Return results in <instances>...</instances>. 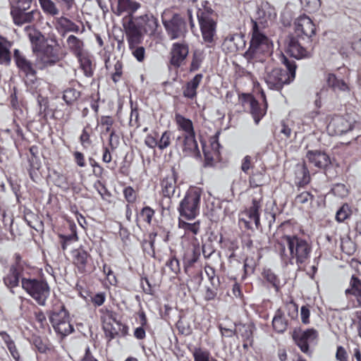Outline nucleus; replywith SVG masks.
Masks as SVG:
<instances>
[{
  "mask_svg": "<svg viewBox=\"0 0 361 361\" xmlns=\"http://www.w3.org/2000/svg\"><path fill=\"white\" fill-rule=\"evenodd\" d=\"M178 226L183 228L186 233H191L194 235H197L200 230V221H197L194 223H188L182 218H179Z\"/></svg>",
  "mask_w": 361,
  "mask_h": 361,
  "instance_id": "39",
  "label": "nucleus"
},
{
  "mask_svg": "<svg viewBox=\"0 0 361 361\" xmlns=\"http://www.w3.org/2000/svg\"><path fill=\"white\" fill-rule=\"evenodd\" d=\"M59 237L63 250H66L71 245L78 240L77 233L74 229H72L71 233L68 235L59 234Z\"/></svg>",
  "mask_w": 361,
  "mask_h": 361,
  "instance_id": "38",
  "label": "nucleus"
},
{
  "mask_svg": "<svg viewBox=\"0 0 361 361\" xmlns=\"http://www.w3.org/2000/svg\"><path fill=\"white\" fill-rule=\"evenodd\" d=\"M318 332L314 329H307L302 330L301 329H295L293 333V338L300 350L308 353L309 345L317 338Z\"/></svg>",
  "mask_w": 361,
  "mask_h": 361,
  "instance_id": "14",
  "label": "nucleus"
},
{
  "mask_svg": "<svg viewBox=\"0 0 361 361\" xmlns=\"http://www.w3.org/2000/svg\"><path fill=\"white\" fill-rule=\"evenodd\" d=\"M245 45L243 36L238 33L228 35L223 42V47L230 52H235Z\"/></svg>",
  "mask_w": 361,
  "mask_h": 361,
  "instance_id": "25",
  "label": "nucleus"
},
{
  "mask_svg": "<svg viewBox=\"0 0 361 361\" xmlns=\"http://www.w3.org/2000/svg\"><path fill=\"white\" fill-rule=\"evenodd\" d=\"M263 275L266 280L270 283L276 289V290H278L280 285V281L276 275L271 269L264 270Z\"/></svg>",
  "mask_w": 361,
  "mask_h": 361,
  "instance_id": "54",
  "label": "nucleus"
},
{
  "mask_svg": "<svg viewBox=\"0 0 361 361\" xmlns=\"http://www.w3.org/2000/svg\"><path fill=\"white\" fill-rule=\"evenodd\" d=\"M28 275H30V271L10 266L8 271L3 276V282L8 289L12 290L19 286L20 283L22 287L23 278H27Z\"/></svg>",
  "mask_w": 361,
  "mask_h": 361,
  "instance_id": "17",
  "label": "nucleus"
},
{
  "mask_svg": "<svg viewBox=\"0 0 361 361\" xmlns=\"http://www.w3.org/2000/svg\"><path fill=\"white\" fill-rule=\"evenodd\" d=\"M260 207V202L254 198L250 207L242 213L240 222L243 224L246 228L252 229L254 225L257 228H259L260 224L259 210Z\"/></svg>",
  "mask_w": 361,
  "mask_h": 361,
  "instance_id": "13",
  "label": "nucleus"
},
{
  "mask_svg": "<svg viewBox=\"0 0 361 361\" xmlns=\"http://www.w3.org/2000/svg\"><path fill=\"white\" fill-rule=\"evenodd\" d=\"M203 75L198 73L195 77L188 81L185 85L183 87V95L184 97L189 99H194L197 97V89L198 88L202 80Z\"/></svg>",
  "mask_w": 361,
  "mask_h": 361,
  "instance_id": "26",
  "label": "nucleus"
},
{
  "mask_svg": "<svg viewBox=\"0 0 361 361\" xmlns=\"http://www.w3.org/2000/svg\"><path fill=\"white\" fill-rule=\"evenodd\" d=\"M250 183L252 187H258L264 183V176L262 173H255L250 177Z\"/></svg>",
  "mask_w": 361,
  "mask_h": 361,
  "instance_id": "60",
  "label": "nucleus"
},
{
  "mask_svg": "<svg viewBox=\"0 0 361 361\" xmlns=\"http://www.w3.org/2000/svg\"><path fill=\"white\" fill-rule=\"evenodd\" d=\"M31 343L35 347V348L41 353H45L48 350L47 344L39 336L32 337Z\"/></svg>",
  "mask_w": 361,
  "mask_h": 361,
  "instance_id": "56",
  "label": "nucleus"
},
{
  "mask_svg": "<svg viewBox=\"0 0 361 361\" xmlns=\"http://www.w3.org/2000/svg\"><path fill=\"white\" fill-rule=\"evenodd\" d=\"M12 44L6 37L0 35V65L8 66L11 61L10 49Z\"/></svg>",
  "mask_w": 361,
  "mask_h": 361,
  "instance_id": "28",
  "label": "nucleus"
},
{
  "mask_svg": "<svg viewBox=\"0 0 361 361\" xmlns=\"http://www.w3.org/2000/svg\"><path fill=\"white\" fill-rule=\"evenodd\" d=\"M163 24L171 39L184 38L187 32L185 20L179 14H175L169 20H163Z\"/></svg>",
  "mask_w": 361,
  "mask_h": 361,
  "instance_id": "9",
  "label": "nucleus"
},
{
  "mask_svg": "<svg viewBox=\"0 0 361 361\" xmlns=\"http://www.w3.org/2000/svg\"><path fill=\"white\" fill-rule=\"evenodd\" d=\"M34 315L36 322L39 324L41 328L45 329L49 326L47 321L46 315L42 310H39L37 311H35Z\"/></svg>",
  "mask_w": 361,
  "mask_h": 361,
  "instance_id": "59",
  "label": "nucleus"
},
{
  "mask_svg": "<svg viewBox=\"0 0 361 361\" xmlns=\"http://www.w3.org/2000/svg\"><path fill=\"white\" fill-rule=\"evenodd\" d=\"M123 26L126 31L129 48L133 49L135 47L141 43L143 32L130 18L123 20Z\"/></svg>",
  "mask_w": 361,
  "mask_h": 361,
  "instance_id": "18",
  "label": "nucleus"
},
{
  "mask_svg": "<svg viewBox=\"0 0 361 361\" xmlns=\"http://www.w3.org/2000/svg\"><path fill=\"white\" fill-rule=\"evenodd\" d=\"M157 133H155V135L152 134H149L145 137V144L151 149H154L156 147L158 148V138L157 137Z\"/></svg>",
  "mask_w": 361,
  "mask_h": 361,
  "instance_id": "61",
  "label": "nucleus"
},
{
  "mask_svg": "<svg viewBox=\"0 0 361 361\" xmlns=\"http://www.w3.org/2000/svg\"><path fill=\"white\" fill-rule=\"evenodd\" d=\"M355 120L351 116H335L327 126V130L331 135H341L353 130Z\"/></svg>",
  "mask_w": 361,
  "mask_h": 361,
  "instance_id": "8",
  "label": "nucleus"
},
{
  "mask_svg": "<svg viewBox=\"0 0 361 361\" xmlns=\"http://www.w3.org/2000/svg\"><path fill=\"white\" fill-rule=\"evenodd\" d=\"M140 214L147 223L150 224L154 214V211L149 207H145L142 209Z\"/></svg>",
  "mask_w": 361,
  "mask_h": 361,
  "instance_id": "62",
  "label": "nucleus"
},
{
  "mask_svg": "<svg viewBox=\"0 0 361 361\" xmlns=\"http://www.w3.org/2000/svg\"><path fill=\"white\" fill-rule=\"evenodd\" d=\"M352 210L348 204H343L336 214V219L343 222L350 216Z\"/></svg>",
  "mask_w": 361,
  "mask_h": 361,
  "instance_id": "48",
  "label": "nucleus"
},
{
  "mask_svg": "<svg viewBox=\"0 0 361 361\" xmlns=\"http://www.w3.org/2000/svg\"><path fill=\"white\" fill-rule=\"evenodd\" d=\"M103 329L106 336L109 341L115 338L118 336V330L117 326H114L110 322H104L103 324Z\"/></svg>",
  "mask_w": 361,
  "mask_h": 361,
  "instance_id": "49",
  "label": "nucleus"
},
{
  "mask_svg": "<svg viewBox=\"0 0 361 361\" xmlns=\"http://www.w3.org/2000/svg\"><path fill=\"white\" fill-rule=\"evenodd\" d=\"M274 329L278 333H283L288 327V321L285 318L284 313L281 309H278L272 319Z\"/></svg>",
  "mask_w": 361,
  "mask_h": 361,
  "instance_id": "35",
  "label": "nucleus"
},
{
  "mask_svg": "<svg viewBox=\"0 0 361 361\" xmlns=\"http://www.w3.org/2000/svg\"><path fill=\"white\" fill-rule=\"evenodd\" d=\"M314 199V197L311 192L308 191H302L298 194L295 197V204H301L309 205L311 204Z\"/></svg>",
  "mask_w": 361,
  "mask_h": 361,
  "instance_id": "47",
  "label": "nucleus"
},
{
  "mask_svg": "<svg viewBox=\"0 0 361 361\" xmlns=\"http://www.w3.org/2000/svg\"><path fill=\"white\" fill-rule=\"evenodd\" d=\"M175 121L178 130L184 132L183 135H195L193 123L190 119L185 118L180 114H176Z\"/></svg>",
  "mask_w": 361,
  "mask_h": 361,
  "instance_id": "32",
  "label": "nucleus"
},
{
  "mask_svg": "<svg viewBox=\"0 0 361 361\" xmlns=\"http://www.w3.org/2000/svg\"><path fill=\"white\" fill-rule=\"evenodd\" d=\"M28 37L36 56L35 66L37 68L43 70L59 61V44L56 37L46 38L37 31L30 33Z\"/></svg>",
  "mask_w": 361,
  "mask_h": 361,
  "instance_id": "2",
  "label": "nucleus"
},
{
  "mask_svg": "<svg viewBox=\"0 0 361 361\" xmlns=\"http://www.w3.org/2000/svg\"><path fill=\"white\" fill-rule=\"evenodd\" d=\"M304 9L309 13L317 11L321 5L320 0H300Z\"/></svg>",
  "mask_w": 361,
  "mask_h": 361,
  "instance_id": "51",
  "label": "nucleus"
},
{
  "mask_svg": "<svg viewBox=\"0 0 361 361\" xmlns=\"http://www.w3.org/2000/svg\"><path fill=\"white\" fill-rule=\"evenodd\" d=\"M72 256L73 263L77 267L80 273L83 274L86 271V266L88 262L90 255L82 248H78L73 250Z\"/></svg>",
  "mask_w": 361,
  "mask_h": 361,
  "instance_id": "27",
  "label": "nucleus"
},
{
  "mask_svg": "<svg viewBox=\"0 0 361 361\" xmlns=\"http://www.w3.org/2000/svg\"><path fill=\"white\" fill-rule=\"evenodd\" d=\"M13 257L15 261L10 266L30 272L32 267L23 259L20 254L16 253Z\"/></svg>",
  "mask_w": 361,
  "mask_h": 361,
  "instance_id": "50",
  "label": "nucleus"
},
{
  "mask_svg": "<svg viewBox=\"0 0 361 361\" xmlns=\"http://www.w3.org/2000/svg\"><path fill=\"white\" fill-rule=\"evenodd\" d=\"M199 24L202 38V44L207 47H212L216 38V22L212 17H204L202 14L199 16Z\"/></svg>",
  "mask_w": 361,
  "mask_h": 361,
  "instance_id": "10",
  "label": "nucleus"
},
{
  "mask_svg": "<svg viewBox=\"0 0 361 361\" xmlns=\"http://www.w3.org/2000/svg\"><path fill=\"white\" fill-rule=\"evenodd\" d=\"M173 139V133L170 130H165L158 139V149L163 151L168 148Z\"/></svg>",
  "mask_w": 361,
  "mask_h": 361,
  "instance_id": "45",
  "label": "nucleus"
},
{
  "mask_svg": "<svg viewBox=\"0 0 361 361\" xmlns=\"http://www.w3.org/2000/svg\"><path fill=\"white\" fill-rule=\"evenodd\" d=\"M103 272L106 276V278L111 284H115L116 283V278L111 267H108L106 264L103 265Z\"/></svg>",
  "mask_w": 361,
  "mask_h": 361,
  "instance_id": "63",
  "label": "nucleus"
},
{
  "mask_svg": "<svg viewBox=\"0 0 361 361\" xmlns=\"http://www.w3.org/2000/svg\"><path fill=\"white\" fill-rule=\"evenodd\" d=\"M235 333L244 341H250L252 338V326L247 324H240L236 327Z\"/></svg>",
  "mask_w": 361,
  "mask_h": 361,
  "instance_id": "46",
  "label": "nucleus"
},
{
  "mask_svg": "<svg viewBox=\"0 0 361 361\" xmlns=\"http://www.w3.org/2000/svg\"><path fill=\"white\" fill-rule=\"evenodd\" d=\"M252 36L245 57L249 65L255 68L259 74H266L264 80L270 89L279 90L283 85L289 84L295 79L296 64L283 56L282 62L286 70L279 68L270 69L267 65V60L271 51L272 44L269 39L259 30L257 22L252 21Z\"/></svg>",
  "mask_w": 361,
  "mask_h": 361,
  "instance_id": "1",
  "label": "nucleus"
},
{
  "mask_svg": "<svg viewBox=\"0 0 361 361\" xmlns=\"http://www.w3.org/2000/svg\"><path fill=\"white\" fill-rule=\"evenodd\" d=\"M190 351L194 361H214L211 353L206 348L194 347Z\"/></svg>",
  "mask_w": 361,
  "mask_h": 361,
  "instance_id": "37",
  "label": "nucleus"
},
{
  "mask_svg": "<svg viewBox=\"0 0 361 361\" xmlns=\"http://www.w3.org/2000/svg\"><path fill=\"white\" fill-rule=\"evenodd\" d=\"M80 97V92L73 87H68L63 91V99L68 105L73 104Z\"/></svg>",
  "mask_w": 361,
  "mask_h": 361,
  "instance_id": "43",
  "label": "nucleus"
},
{
  "mask_svg": "<svg viewBox=\"0 0 361 361\" xmlns=\"http://www.w3.org/2000/svg\"><path fill=\"white\" fill-rule=\"evenodd\" d=\"M22 288L40 306H45L50 295V287L43 279L28 275L23 278Z\"/></svg>",
  "mask_w": 361,
  "mask_h": 361,
  "instance_id": "5",
  "label": "nucleus"
},
{
  "mask_svg": "<svg viewBox=\"0 0 361 361\" xmlns=\"http://www.w3.org/2000/svg\"><path fill=\"white\" fill-rule=\"evenodd\" d=\"M39 5L46 14L51 16H57L59 13V10L56 7L55 3L51 0H38Z\"/></svg>",
  "mask_w": 361,
  "mask_h": 361,
  "instance_id": "41",
  "label": "nucleus"
},
{
  "mask_svg": "<svg viewBox=\"0 0 361 361\" xmlns=\"http://www.w3.org/2000/svg\"><path fill=\"white\" fill-rule=\"evenodd\" d=\"M123 193L126 200L128 203H133L136 200V192L131 186L126 187L123 189Z\"/></svg>",
  "mask_w": 361,
  "mask_h": 361,
  "instance_id": "57",
  "label": "nucleus"
},
{
  "mask_svg": "<svg viewBox=\"0 0 361 361\" xmlns=\"http://www.w3.org/2000/svg\"><path fill=\"white\" fill-rule=\"evenodd\" d=\"M68 49L77 58L81 57L84 48V42L73 35H69L66 39Z\"/></svg>",
  "mask_w": 361,
  "mask_h": 361,
  "instance_id": "30",
  "label": "nucleus"
},
{
  "mask_svg": "<svg viewBox=\"0 0 361 361\" xmlns=\"http://www.w3.org/2000/svg\"><path fill=\"white\" fill-rule=\"evenodd\" d=\"M175 147L178 151H181L183 156L194 157L200 156L195 135H178L175 141Z\"/></svg>",
  "mask_w": 361,
  "mask_h": 361,
  "instance_id": "11",
  "label": "nucleus"
},
{
  "mask_svg": "<svg viewBox=\"0 0 361 361\" xmlns=\"http://www.w3.org/2000/svg\"><path fill=\"white\" fill-rule=\"evenodd\" d=\"M202 190L199 188H190L180 201L178 211L180 218L193 220L200 214Z\"/></svg>",
  "mask_w": 361,
  "mask_h": 361,
  "instance_id": "4",
  "label": "nucleus"
},
{
  "mask_svg": "<svg viewBox=\"0 0 361 361\" xmlns=\"http://www.w3.org/2000/svg\"><path fill=\"white\" fill-rule=\"evenodd\" d=\"M58 25L64 31V32H75L82 34L85 31L84 25L82 23V27L66 17H61L57 20Z\"/></svg>",
  "mask_w": 361,
  "mask_h": 361,
  "instance_id": "33",
  "label": "nucleus"
},
{
  "mask_svg": "<svg viewBox=\"0 0 361 361\" xmlns=\"http://www.w3.org/2000/svg\"><path fill=\"white\" fill-rule=\"evenodd\" d=\"M214 11L212 8L210 3L207 1H202L201 7L198 8L197 12V17L199 19V16L202 14L204 17H212Z\"/></svg>",
  "mask_w": 361,
  "mask_h": 361,
  "instance_id": "52",
  "label": "nucleus"
},
{
  "mask_svg": "<svg viewBox=\"0 0 361 361\" xmlns=\"http://www.w3.org/2000/svg\"><path fill=\"white\" fill-rule=\"evenodd\" d=\"M143 33L152 35L158 27L157 19L152 14H145L130 18Z\"/></svg>",
  "mask_w": 361,
  "mask_h": 361,
  "instance_id": "19",
  "label": "nucleus"
},
{
  "mask_svg": "<svg viewBox=\"0 0 361 361\" xmlns=\"http://www.w3.org/2000/svg\"><path fill=\"white\" fill-rule=\"evenodd\" d=\"M262 96L264 97L263 94ZM243 97L244 102L249 104L250 113L254 118L255 123L258 124L260 120L266 114V108L267 104L265 98H264V108H261L259 102L254 98L253 96L250 94H245L243 95Z\"/></svg>",
  "mask_w": 361,
  "mask_h": 361,
  "instance_id": "23",
  "label": "nucleus"
},
{
  "mask_svg": "<svg viewBox=\"0 0 361 361\" xmlns=\"http://www.w3.org/2000/svg\"><path fill=\"white\" fill-rule=\"evenodd\" d=\"M286 52L296 59H308L312 55L311 52L305 48L293 36L289 38Z\"/></svg>",
  "mask_w": 361,
  "mask_h": 361,
  "instance_id": "21",
  "label": "nucleus"
},
{
  "mask_svg": "<svg viewBox=\"0 0 361 361\" xmlns=\"http://www.w3.org/2000/svg\"><path fill=\"white\" fill-rule=\"evenodd\" d=\"M30 152L32 154V157L29 159L30 169H29V174L32 179H33V173L35 170H38L41 166V163L36 156L37 153V147L32 146L30 149Z\"/></svg>",
  "mask_w": 361,
  "mask_h": 361,
  "instance_id": "42",
  "label": "nucleus"
},
{
  "mask_svg": "<svg viewBox=\"0 0 361 361\" xmlns=\"http://www.w3.org/2000/svg\"><path fill=\"white\" fill-rule=\"evenodd\" d=\"M328 85L333 89L334 91H348V84L342 79H338L334 74L329 73L326 78Z\"/></svg>",
  "mask_w": 361,
  "mask_h": 361,
  "instance_id": "36",
  "label": "nucleus"
},
{
  "mask_svg": "<svg viewBox=\"0 0 361 361\" xmlns=\"http://www.w3.org/2000/svg\"><path fill=\"white\" fill-rule=\"evenodd\" d=\"M345 294L352 295L355 297L357 307H361V281L356 276H353L350 281V288L345 291Z\"/></svg>",
  "mask_w": 361,
  "mask_h": 361,
  "instance_id": "34",
  "label": "nucleus"
},
{
  "mask_svg": "<svg viewBox=\"0 0 361 361\" xmlns=\"http://www.w3.org/2000/svg\"><path fill=\"white\" fill-rule=\"evenodd\" d=\"M166 266L170 269L171 272L178 274L180 272V263L176 257H171L166 263Z\"/></svg>",
  "mask_w": 361,
  "mask_h": 361,
  "instance_id": "58",
  "label": "nucleus"
},
{
  "mask_svg": "<svg viewBox=\"0 0 361 361\" xmlns=\"http://www.w3.org/2000/svg\"><path fill=\"white\" fill-rule=\"evenodd\" d=\"M283 240L289 250L288 255L286 252V245L281 243H278L276 249L283 261L288 260L291 264L295 263L300 265L310 258L312 245L307 240L297 235H284Z\"/></svg>",
  "mask_w": 361,
  "mask_h": 361,
  "instance_id": "3",
  "label": "nucleus"
},
{
  "mask_svg": "<svg viewBox=\"0 0 361 361\" xmlns=\"http://www.w3.org/2000/svg\"><path fill=\"white\" fill-rule=\"evenodd\" d=\"M204 271L209 278V280L211 282L212 287L215 289H217L220 284V281L219 278L216 277L214 269L209 265H207L204 267Z\"/></svg>",
  "mask_w": 361,
  "mask_h": 361,
  "instance_id": "53",
  "label": "nucleus"
},
{
  "mask_svg": "<svg viewBox=\"0 0 361 361\" xmlns=\"http://www.w3.org/2000/svg\"><path fill=\"white\" fill-rule=\"evenodd\" d=\"M80 62V67L83 71V73L86 77H91L93 75V71L92 68V63L87 59L78 58Z\"/></svg>",
  "mask_w": 361,
  "mask_h": 361,
  "instance_id": "55",
  "label": "nucleus"
},
{
  "mask_svg": "<svg viewBox=\"0 0 361 361\" xmlns=\"http://www.w3.org/2000/svg\"><path fill=\"white\" fill-rule=\"evenodd\" d=\"M161 192L165 197L171 199L178 198L180 196V190L176 183V174L174 171L161 180Z\"/></svg>",
  "mask_w": 361,
  "mask_h": 361,
  "instance_id": "20",
  "label": "nucleus"
},
{
  "mask_svg": "<svg viewBox=\"0 0 361 361\" xmlns=\"http://www.w3.org/2000/svg\"><path fill=\"white\" fill-rule=\"evenodd\" d=\"M13 59L16 66L26 76H35L36 72L32 62L28 60L25 54L20 50L16 49L13 51Z\"/></svg>",
  "mask_w": 361,
  "mask_h": 361,
  "instance_id": "22",
  "label": "nucleus"
},
{
  "mask_svg": "<svg viewBox=\"0 0 361 361\" xmlns=\"http://www.w3.org/2000/svg\"><path fill=\"white\" fill-rule=\"evenodd\" d=\"M306 158L310 164L319 169H325L331 163L329 157L319 150H308Z\"/></svg>",
  "mask_w": 361,
  "mask_h": 361,
  "instance_id": "24",
  "label": "nucleus"
},
{
  "mask_svg": "<svg viewBox=\"0 0 361 361\" xmlns=\"http://www.w3.org/2000/svg\"><path fill=\"white\" fill-rule=\"evenodd\" d=\"M294 31L295 37L303 40L307 39L310 42V38L315 33V25L308 16H300L294 22Z\"/></svg>",
  "mask_w": 361,
  "mask_h": 361,
  "instance_id": "12",
  "label": "nucleus"
},
{
  "mask_svg": "<svg viewBox=\"0 0 361 361\" xmlns=\"http://www.w3.org/2000/svg\"><path fill=\"white\" fill-rule=\"evenodd\" d=\"M257 14L260 23H266L269 20H272L276 16L275 8L268 2L261 4Z\"/></svg>",
  "mask_w": 361,
  "mask_h": 361,
  "instance_id": "29",
  "label": "nucleus"
},
{
  "mask_svg": "<svg viewBox=\"0 0 361 361\" xmlns=\"http://www.w3.org/2000/svg\"><path fill=\"white\" fill-rule=\"evenodd\" d=\"M111 1L112 12L117 16L126 14L128 18H133V15L141 6L140 4L135 0H116L115 3Z\"/></svg>",
  "mask_w": 361,
  "mask_h": 361,
  "instance_id": "15",
  "label": "nucleus"
},
{
  "mask_svg": "<svg viewBox=\"0 0 361 361\" xmlns=\"http://www.w3.org/2000/svg\"><path fill=\"white\" fill-rule=\"evenodd\" d=\"M205 54L202 50L196 49L192 54V59L190 66V71L195 72L197 71L202 66L204 60Z\"/></svg>",
  "mask_w": 361,
  "mask_h": 361,
  "instance_id": "40",
  "label": "nucleus"
},
{
  "mask_svg": "<svg viewBox=\"0 0 361 361\" xmlns=\"http://www.w3.org/2000/svg\"><path fill=\"white\" fill-rule=\"evenodd\" d=\"M336 358L338 361H348V355L343 347L337 348Z\"/></svg>",
  "mask_w": 361,
  "mask_h": 361,
  "instance_id": "64",
  "label": "nucleus"
},
{
  "mask_svg": "<svg viewBox=\"0 0 361 361\" xmlns=\"http://www.w3.org/2000/svg\"><path fill=\"white\" fill-rule=\"evenodd\" d=\"M200 247L199 244H193L192 247L188 249L183 255V263L185 267H192L197 262L200 257Z\"/></svg>",
  "mask_w": 361,
  "mask_h": 361,
  "instance_id": "31",
  "label": "nucleus"
},
{
  "mask_svg": "<svg viewBox=\"0 0 361 361\" xmlns=\"http://www.w3.org/2000/svg\"><path fill=\"white\" fill-rule=\"evenodd\" d=\"M49 319L55 332L61 337H65L74 331L70 322L69 313L63 305L59 309L55 307L49 312Z\"/></svg>",
  "mask_w": 361,
  "mask_h": 361,
  "instance_id": "6",
  "label": "nucleus"
},
{
  "mask_svg": "<svg viewBox=\"0 0 361 361\" xmlns=\"http://www.w3.org/2000/svg\"><path fill=\"white\" fill-rule=\"evenodd\" d=\"M296 174L298 179L297 184L299 187H302L309 183L310 180V173L305 164L300 167Z\"/></svg>",
  "mask_w": 361,
  "mask_h": 361,
  "instance_id": "44",
  "label": "nucleus"
},
{
  "mask_svg": "<svg viewBox=\"0 0 361 361\" xmlns=\"http://www.w3.org/2000/svg\"><path fill=\"white\" fill-rule=\"evenodd\" d=\"M31 5H11V16L13 23L18 26L33 23L39 17L40 12L37 9L27 11Z\"/></svg>",
  "mask_w": 361,
  "mask_h": 361,
  "instance_id": "7",
  "label": "nucleus"
},
{
  "mask_svg": "<svg viewBox=\"0 0 361 361\" xmlns=\"http://www.w3.org/2000/svg\"><path fill=\"white\" fill-rule=\"evenodd\" d=\"M189 54V46L185 42H175L170 51V65L176 68L184 64Z\"/></svg>",
  "mask_w": 361,
  "mask_h": 361,
  "instance_id": "16",
  "label": "nucleus"
}]
</instances>
